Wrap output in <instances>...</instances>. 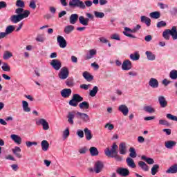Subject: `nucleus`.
<instances>
[{
  "label": "nucleus",
  "mask_w": 177,
  "mask_h": 177,
  "mask_svg": "<svg viewBox=\"0 0 177 177\" xmlns=\"http://www.w3.org/2000/svg\"><path fill=\"white\" fill-rule=\"evenodd\" d=\"M30 10H25L23 14L12 15L10 17V21L14 24H17L19 21H21L24 19H27L30 16Z\"/></svg>",
  "instance_id": "1"
},
{
  "label": "nucleus",
  "mask_w": 177,
  "mask_h": 177,
  "mask_svg": "<svg viewBox=\"0 0 177 177\" xmlns=\"http://www.w3.org/2000/svg\"><path fill=\"white\" fill-rule=\"evenodd\" d=\"M86 16L87 18H85V17H84L82 15L79 17V22L82 26H88L89 24V19L91 20H93V19L95 17L93 16V15H92L89 12L86 13Z\"/></svg>",
  "instance_id": "2"
},
{
  "label": "nucleus",
  "mask_w": 177,
  "mask_h": 177,
  "mask_svg": "<svg viewBox=\"0 0 177 177\" xmlns=\"http://www.w3.org/2000/svg\"><path fill=\"white\" fill-rule=\"evenodd\" d=\"M117 150H118V145H117V144L114 142L112 145L111 149L110 148H106L105 149V156H106L107 157H111V156H114V154H117V153H118Z\"/></svg>",
  "instance_id": "3"
},
{
  "label": "nucleus",
  "mask_w": 177,
  "mask_h": 177,
  "mask_svg": "<svg viewBox=\"0 0 177 177\" xmlns=\"http://www.w3.org/2000/svg\"><path fill=\"white\" fill-rule=\"evenodd\" d=\"M69 6L71 8H79L83 10L86 8L85 3L81 1V0H71L69 1Z\"/></svg>",
  "instance_id": "4"
},
{
  "label": "nucleus",
  "mask_w": 177,
  "mask_h": 177,
  "mask_svg": "<svg viewBox=\"0 0 177 177\" xmlns=\"http://www.w3.org/2000/svg\"><path fill=\"white\" fill-rule=\"evenodd\" d=\"M70 72L68 71V68L64 66L61 68L58 77L60 80H67Z\"/></svg>",
  "instance_id": "5"
},
{
  "label": "nucleus",
  "mask_w": 177,
  "mask_h": 177,
  "mask_svg": "<svg viewBox=\"0 0 177 177\" xmlns=\"http://www.w3.org/2000/svg\"><path fill=\"white\" fill-rule=\"evenodd\" d=\"M103 168H104V165L103 164V162L100 160H97L95 162L94 165V171L95 174H100L102 171H103Z\"/></svg>",
  "instance_id": "6"
},
{
  "label": "nucleus",
  "mask_w": 177,
  "mask_h": 177,
  "mask_svg": "<svg viewBox=\"0 0 177 177\" xmlns=\"http://www.w3.org/2000/svg\"><path fill=\"white\" fill-rule=\"evenodd\" d=\"M132 32L135 33V32H138L134 28L133 29H131L128 27H125L124 28V31L123 32V34L126 37H129V38H136V36L131 34Z\"/></svg>",
  "instance_id": "7"
},
{
  "label": "nucleus",
  "mask_w": 177,
  "mask_h": 177,
  "mask_svg": "<svg viewBox=\"0 0 177 177\" xmlns=\"http://www.w3.org/2000/svg\"><path fill=\"white\" fill-rule=\"evenodd\" d=\"M57 42L59 44V48L64 49L67 46V41L63 37V36L58 35L57 37Z\"/></svg>",
  "instance_id": "8"
},
{
  "label": "nucleus",
  "mask_w": 177,
  "mask_h": 177,
  "mask_svg": "<svg viewBox=\"0 0 177 177\" xmlns=\"http://www.w3.org/2000/svg\"><path fill=\"white\" fill-rule=\"evenodd\" d=\"M50 66H52L54 70H56V71H59V70L62 68V62L59 59H53L50 62Z\"/></svg>",
  "instance_id": "9"
},
{
  "label": "nucleus",
  "mask_w": 177,
  "mask_h": 177,
  "mask_svg": "<svg viewBox=\"0 0 177 177\" xmlns=\"http://www.w3.org/2000/svg\"><path fill=\"white\" fill-rule=\"evenodd\" d=\"M117 174L122 177H126L129 176V170L127 168L119 167L116 170Z\"/></svg>",
  "instance_id": "10"
},
{
  "label": "nucleus",
  "mask_w": 177,
  "mask_h": 177,
  "mask_svg": "<svg viewBox=\"0 0 177 177\" xmlns=\"http://www.w3.org/2000/svg\"><path fill=\"white\" fill-rule=\"evenodd\" d=\"M36 124L42 125L43 129L44 131H48V129H49V123H48L46 120L44 118L39 119V120L36 121Z\"/></svg>",
  "instance_id": "11"
},
{
  "label": "nucleus",
  "mask_w": 177,
  "mask_h": 177,
  "mask_svg": "<svg viewBox=\"0 0 177 177\" xmlns=\"http://www.w3.org/2000/svg\"><path fill=\"white\" fill-rule=\"evenodd\" d=\"M68 122L70 125H74V118H75V111H69L67 115Z\"/></svg>",
  "instance_id": "12"
},
{
  "label": "nucleus",
  "mask_w": 177,
  "mask_h": 177,
  "mask_svg": "<svg viewBox=\"0 0 177 177\" xmlns=\"http://www.w3.org/2000/svg\"><path fill=\"white\" fill-rule=\"evenodd\" d=\"M158 100L162 109H165V107H167L168 106V101H167V99H165V97H164L163 95L159 96L158 97Z\"/></svg>",
  "instance_id": "13"
},
{
  "label": "nucleus",
  "mask_w": 177,
  "mask_h": 177,
  "mask_svg": "<svg viewBox=\"0 0 177 177\" xmlns=\"http://www.w3.org/2000/svg\"><path fill=\"white\" fill-rule=\"evenodd\" d=\"M77 115L80 117V120H82L84 122H89L91 121V118H89V115L86 113L77 112Z\"/></svg>",
  "instance_id": "14"
},
{
  "label": "nucleus",
  "mask_w": 177,
  "mask_h": 177,
  "mask_svg": "<svg viewBox=\"0 0 177 177\" xmlns=\"http://www.w3.org/2000/svg\"><path fill=\"white\" fill-rule=\"evenodd\" d=\"M118 110L124 116L128 115V113H129V109H128V106H127V105H125V104H122V105L119 106Z\"/></svg>",
  "instance_id": "15"
},
{
  "label": "nucleus",
  "mask_w": 177,
  "mask_h": 177,
  "mask_svg": "<svg viewBox=\"0 0 177 177\" xmlns=\"http://www.w3.org/2000/svg\"><path fill=\"white\" fill-rule=\"evenodd\" d=\"M122 68L125 71L131 70L132 68V62H131L129 59L124 61L122 64Z\"/></svg>",
  "instance_id": "16"
},
{
  "label": "nucleus",
  "mask_w": 177,
  "mask_h": 177,
  "mask_svg": "<svg viewBox=\"0 0 177 177\" xmlns=\"http://www.w3.org/2000/svg\"><path fill=\"white\" fill-rule=\"evenodd\" d=\"M71 90L70 88H64L61 91V96L65 99L71 96Z\"/></svg>",
  "instance_id": "17"
},
{
  "label": "nucleus",
  "mask_w": 177,
  "mask_h": 177,
  "mask_svg": "<svg viewBox=\"0 0 177 177\" xmlns=\"http://www.w3.org/2000/svg\"><path fill=\"white\" fill-rule=\"evenodd\" d=\"M85 138L86 140H91L93 138V135L92 134V131L89 130L87 127L84 129Z\"/></svg>",
  "instance_id": "18"
},
{
  "label": "nucleus",
  "mask_w": 177,
  "mask_h": 177,
  "mask_svg": "<svg viewBox=\"0 0 177 177\" xmlns=\"http://www.w3.org/2000/svg\"><path fill=\"white\" fill-rule=\"evenodd\" d=\"M80 19V17H78V14H72L69 17V23L71 24H75Z\"/></svg>",
  "instance_id": "19"
},
{
  "label": "nucleus",
  "mask_w": 177,
  "mask_h": 177,
  "mask_svg": "<svg viewBox=\"0 0 177 177\" xmlns=\"http://www.w3.org/2000/svg\"><path fill=\"white\" fill-rule=\"evenodd\" d=\"M120 154L125 155L127 154V144L125 142H121L119 145Z\"/></svg>",
  "instance_id": "20"
},
{
  "label": "nucleus",
  "mask_w": 177,
  "mask_h": 177,
  "mask_svg": "<svg viewBox=\"0 0 177 177\" xmlns=\"http://www.w3.org/2000/svg\"><path fill=\"white\" fill-rule=\"evenodd\" d=\"M166 149H174L176 146V142L174 140H168L165 142Z\"/></svg>",
  "instance_id": "21"
},
{
  "label": "nucleus",
  "mask_w": 177,
  "mask_h": 177,
  "mask_svg": "<svg viewBox=\"0 0 177 177\" xmlns=\"http://www.w3.org/2000/svg\"><path fill=\"white\" fill-rule=\"evenodd\" d=\"M10 138L12 140H13V142H15V143L17 145H21V137L16 134H12Z\"/></svg>",
  "instance_id": "22"
},
{
  "label": "nucleus",
  "mask_w": 177,
  "mask_h": 177,
  "mask_svg": "<svg viewBox=\"0 0 177 177\" xmlns=\"http://www.w3.org/2000/svg\"><path fill=\"white\" fill-rule=\"evenodd\" d=\"M149 85L151 88H158V80L156 78H151L149 82Z\"/></svg>",
  "instance_id": "23"
},
{
  "label": "nucleus",
  "mask_w": 177,
  "mask_h": 177,
  "mask_svg": "<svg viewBox=\"0 0 177 177\" xmlns=\"http://www.w3.org/2000/svg\"><path fill=\"white\" fill-rule=\"evenodd\" d=\"M96 52L97 51L95 49L89 50L88 53L86 54V57H84L85 60L93 59V56L96 55Z\"/></svg>",
  "instance_id": "24"
},
{
  "label": "nucleus",
  "mask_w": 177,
  "mask_h": 177,
  "mask_svg": "<svg viewBox=\"0 0 177 177\" xmlns=\"http://www.w3.org/2000/svg\"><path fill=\"white\" fill-rule=\"evenodd\" d=\"M138 167H140V168H141V169L143 170L145 172H147L149 169V165H147V164H146V162L143 161L138 162Z\"/></svg>",
  "instance_id": "25"
},
{
  "label": "nucleus",
  "mask_w": 177,
  "mask_h": 177,
  "mask_svg": "<svg viewBox=\"0 0 177 177\" xmlns=\"http://www.w3.org/2000/svg\"><path fill=\"white\" fill-rule=\"evenodd\" d=\"M141 23H145L147 24V27H150L151 24V19L150 18L143 15L141 16Z\"/></svg>",
  "instance_id": "26"
},
{
  "label": "nucleus",
  "mask_w": 177,
  "mask_h": 177,
  "mask_svg": "<svg viewBox=\"0 0 177 177\" xmlns=\"http://www.w3.org/2000/svg\"><path fill=\"white\" fill-rule=\"evenodd\" d=\"M162 37L166 41H169L171 38V29H166L162 32Z\"/></svg>",
  "instance_id": "27"
},
{
  "label": "nucleus",
  "mask_w": 177,
  "mask_h": 177,
  "mask_svg": "<svg viewBox=\"0 0 177 177\" xmlns=\"http://www.w3.org/2000/svg\"><path fill=\"white\" fill-rule=\"evenodd\" d=\"M170 35L174 41L177 39V29L176 26H173L170 30Z\"/></svg>",
  "instance_id": "28"
},
{
  "label": "nucleus",
  "mask_w": 177,
  "mask_h": 177,
  "mask_svg": "<svg viewBox=\"0 0 177 177\" xmlns=\"http://www.w3.org/2000/svg\"><path fill=\"white\" fill-rule=\"evenodd\" d=\"M127 164L130 168H136V164L132 158H127L126 159Z\"/></svg>",
  "instance_id": "29"
},
{
  "label": "nucleus",
  "mask_w": 177,
  "mask_h": 177,
  "mask_svg": "<svg viewBox=\"0 0 177 177\" xmlns=\"http://www.w3.org/2000/svg\"><path fill=\"white\" fill-rule=\"evenodd\" d=\"M22 109L25 113H30L31 111V108L28 106L27 101H22Z\"/></svg>",
  "instance_id": "30"
},
{
  "label": "nucleus",
  "mask_w": 177,
  "mask_h": 177,
  "mask_svg": "<svg viewBox=\"0 0 177 177\" xmlns=\"http://www.w3.org/2000/svg\"><path fill=\"white\" fill-rule=\"evenodd\" d=\"M145 55L148 60H150L151 62L156 60V55L151 53V51H146Z\"/></svg>",
  "instance_id": "31"
},
{
  "label": "nucleus",
  "mask_w": 177,
  "mask_h": 177,
  "mask_svg": "<svg viewBox=\"0 0 177 177\" xmlns=\"http://www.w3.org/2000/svg\"><path fill=\"white\" fill-rule=\"evenodd\" d=\"M89 151L92 157H96L97 156H99V150H97V148H96L95 147H91L89 149Z\"/></svg>",
  "instance_id": "32"
},
{
  "label": "nucleus",
  "mask_w": 177,
  "mask_h": 177,
  "mask_svg": "<svg viewBox=\"0 0 177 177\" xmlns=\"http://www.w3.org/2000/svg\"><path fill=\"white\" fill-rule=\"evenodd\" d=\"M21 151V149L19 147H15L14 149H12V153L17 157V158H21V155L20 154Z\"/></svg>",
  "instance_id": "33"
},
{
  "label": "nucleus",
  "mask_w": 177,
  "mask_h": 177,
  "mask_svg": "<svg viewBox=\"0 0 177 177\" xmlns=\"http://www.w3.org/2000/svg\"><path fill=\"white\" fill-rule=\"evenodd\" d=\"M11 57H13V53L9 50L4 51L3 54V60H9Z\"/></svg>",
  "instance_id": "34"
},
{
  "label": "nucleus",
  "mask_w": 177,
  "mask_h": 177,
  "mask_svg": "<svg viewBox=\"0 0 177 177\" xmlns=\"http://www.w3.org/2000/svg\"><path fill=\"white\" fill-rule=\"evenodd\" d=\"M41 150H43V151H48L49 149V142H48L46 140H44L43 141H41Z\"/></svg>",
  "instance_id": "35"
},
{
  "label": "nucleus",
  "mask_w": 177,
  "mask_h": 177,
  "mask_svg": "<svg viewBox=\"0 0 177 177\" xmlns=\"http://www.w3.org/2000/svg\"><path fill=\"white\" fill-rule=\"evenodd\" d=\"M166 174H177V165L171 166L167 171Z\"/></svg>",
  "instance_id": "36"
},
{
  "label": "nucleus",
  "mask_w": 177,
  "mask_h": 177,
  "mask_svg": "<svg viewBox=\"0 0 177 177\" xmlns=\"http://www.w3.org/2000/svg\"><path fill=\"white\" fill-rule=\"evenodd\" d=\"M143 110L145 111L146 113H149L150 114L156 113V109L150 105L144 106Z\"/></svg>",
  "instance_id": "37"
},
{
  "label": "nucleus",
  "mask_w": 177,
  "mask_h": 177,
  "mask_svg": "<svg viewBox=\"0 0 177 177\" xmlns=\"http://www.w3.org/2000/svg\"><path fill=\"white\" fill-rule=\"evenodd\" d=\"M73 31H74V26L73 25L66 26L64 29L65 34H70L73 32Z\"/></svg>",
  "instance_id": "38"
},
{
  "label": "nucleus",
  "mask_w": 177,
  "mask_h": 177,
  "mask_svg": "<svg viewBox=\"0 0 177 177\" xmlns=\"http://www.w3.org/2000/svg\"><path fill=\"white\" fill-rule=\"evenodd\" d=\"M130 59L133 62H136V60H139V59H140V55H139V52H136L133 54H131Z\"/></svg>",
  "instance_id": "39"
},
{
  "label": "nucleus",
  "mask_w": 177,
  "mask_h": 177,
  "mask_svg": "<svg viewBox=\"0 0 177 177\" xmlns=\"http://www.w3.org/2000/svg\"><path fill=\"white\" fill-rule=\"evenodd\" d=\"M99 92V87L97 86H94L92 90L90 91L89 95L91 96V97H95L96 96V94Z\"/></svg>",
  "instance_id": "40"
},
{
  "label": "nucleus",
  "mask_w": 177,
  "mask_h": 177,
  "mask_svg": "<svg viewBox=\"0 0 177 177\" xmlns=\"http://www.w3.org/2000/svg\"><path fill=\"white\" fill-rule=\"evenodd\" d=\"M158 169H160V165H153L151 169V175H153V176L156 175L158 172Z\"/></svg>",
  "instance_id": "41"
},
{
  "label": "nucleus",
  "mask_w": 177,
  "mask_h": 177,
  "mask_svg": "<svg viewBox=\"0 0 177 177\" xmlns=\"http://www.w3.org/2000/svg\"><path fill=\"white\" fill-rule=\"evenodd\" d=\"M83 77L85 80H86V81H92V80H93V76L86 71L83 73Z\"/></svg>",
  "instance_id": "42"
},
{
  "label": "nucleus",
  "mask_w": 177,
  "mask_h": 177,
  "mask_svg": "<svg viewBox=\"0 0 177 177\" xmlns=\"http://www.w3.org/2000/svg\"><path fill=\"white\" fill-rule=\"evenodd\" d=\"M149 16L150 17H151V19H160L161 14L158 11H155V12H151L149 14Z\"/></svg>",
  "instance_id": "43"
},
{
  "label": "nucleus",
  "mask_w": 177,
  "mask_h": 177,
  "mask_svg": "<svg viewBox=\"0 0 177 177\" xmlns=\"http://www.w3.org/2000/svg\"><path fill=\"white\" fill-rule=\"evenodd\" d=\"M129 152V156L131 157V158H136L138 155L136 154V150H135V148L130 147Z\"/></svg>",
  "instance_id": "44"
},
{
  "label": "nucleus",
  "mask_w": 177,
  "mask_h": 177,
  "mask_svg": "<svg viewBox=\"0 0 177 177\" xmlns=\"http://www.w3.org/2000/svg\"><path fill=\"white\" fill-rule=\"evenodd\" d=\"M15 26L10 25L6 27V32L8 35H9V34H12V32H13L15 31Z\"/></svg>",
  "instance_id": "45"
},
{
  "label": "nucleus",
  "mask_w": 177,
  "mask_h": 177,
  "mask_svg": "<svg viewBox=\"0 0 177 177\" xmlns=\"http://www.w3.org/2000/svg\"><path fill=\"white\" fill-rule=\"evenodd\" d=\"M73 100H75L77 103H80V102H82L84 100V98L80 95L79 94H74L72 97Z\"/></svg>",
  "instance_id": "46"
},
{
  "label": "nucleus",
  "mask_w": 177,
  "mask_h": 177,
  "mask_svg": "<svg viewBox=\"0 0 177 177\" xmlns=\"http://www.w3.org/2000/svg\"><path fill=\"white\" fill-rule=\"evenodd\" d=\"M169 77L171 80H177V71L172 70L169 73Z\"/></svg>",
  "instance_id": "47"
},
{
  "label": "nucleus",
  "mask_w": 177,
  "mask_h": 177,
  "mask_svg": "<svg viewBox=\"0 0 177 177\" xmlns=\"http://www.w3.org/2000/svg\"><path fill=\"white\" fill-rule=\"evenodd\" d=\"M79 107L80 109H89V103H88L87 102L84 101L82 102V103H80L79 104Z\"/></svg>",
  "instance_id": "48"
},
{
  "label": "nucleus",
  "mask_w": 177,
  "mask_h": 177,
  "mask_svg": "<svg viewBox=\"0 0 177 177\" xmlns=\"http://www.w3.org/2000/svg\"><path fill=\"white\" fill-rule=\"evenodd\" d=\"M94 15L97 19H103V17H104V13L99 11H95Z\"/></svg>",
  "instance_id": "49"
},
{
  "label": "nucleus",
  "mask_w": 177,
  "mask_h": 177,
  "mask_svg": "<svg viewBox=\"0 0 177 177\" xmlns=\"http://www.w3.org/2000/svg\"><path fill=\"white\" fill-rule=\"evenodd\" d=\"M16 6L17 8H24L26 6L23 0H17L16 2Z\"/></svg>",
  "instance_id": "50"
},
{
  "label": "nucleus",
  "mask_w": 177,
  "mask_h": 177,
  "mask_svg": "<svg viewBox=\"0 0 177 177\" xmlns=\"http://www.w3.org/2000/svg\"><path fill=\"white\" fill-rule=\"evenodd\" d=\"M1 68L3 71H10V66H9V64H8V63H4L1 66Z\"/></svg>",
  "instance_id": "51"
},
{
  "label": "nucleus",
  "mask_w": 177,
  "mask_h": 177,
  "mask_svg": "<svg viewBox=\"0 0 177 177\" xmlns=\"http://www.w3.org/2000/svg\"><path fill=\"white\" fill-rule=\"evenodd\" d=\"M167 118H168V120H171V121H176L177 122V117L171 114V113H167L166 115Z\"/></svg>",
  "instance_id": "52"
},
{
  "label": "nucleus",
  "mask_w": 177,
  "mask_h": 177,
  "mask_svg": "<svg viewBox=\"0 0 177 177\" xmlns=\"http://www.w3.org/2000/svg\"><path fill=\"white\" fill-rule=\"evenodd\" d=\"M69 105L72 106V107H77L78 106V102L74 100L73 97L69 101Z\"/></svg>",
  "instance_id": "53"
},
{
  "label": "nucleus",
  "mask_w": 177,
  "mask_h": 177,
  "mask_svg": "<svg viewBox=\"0 0 177 177\" xmlns=\"http://www.w3.org/2000/svg\"><path fill=\"white\" fill-rule=\"evenodd\" d=\"M110 157H111V158H115V160H116L117 161H122V157L118 155V153H115Z\"/></svg>",
  "instance_id": "54"
},
{
  "label": "nucleus",
  "mask_w": 177,
  "mask_h": 177,
  "mask_svg": "<svg viewBox=\"0 0 177 177\" xmlns=\"http://www.w3.org/2000/svg\"><path fill=\"white\" fill-rule=\"evenodd\" d=\"M68 136H70V130L68 129V128H67L63 132V138L67 139V138H68Z\"/></svg>",
  "instance_id": "55"
},
{
  "label": "nucleus",
  "mask_w": 177,
  "mask_h": 177,
  "mask_svg": "<svg viewBox=\"0 0 177 177\" xmlns=\"http://www.w3.org/2000/svg\"><path fill=\"white\" fill-rule=\"evenodd\" d=\"M15 13L17 15H23L24 13V8L19 7L15 10Z\"/></svg>",
  "instance_id": "56"
},
{
  "label": "nucleus",
  "mask_w": 177,
  "mask_h": 177,
  "mask_svg": "<svg viewBox=\"0 0 177 177\" xmlns=\"http://www.w3.org/2000/svg\"><path fill=\"white\" fill-rule=\"evenodd\" d=\"M111 39H115L116 41H120L121 38L120 37V35L115 33L111 36Z\"/></svg>",
  "instance_id": "57"
},
{
  "label": "nucleus",
  "mask_w": 177,
  "mask_h": 177,
  "mask_svg": "<svg viewBox=\"0 0 177 177\" xmlns=\"http://www.w3.org/2000/svg\"><path fill=\"white\" fill-rule=\"evenodd\" d=\"M165 26H167V23L164 21H161L158 22L156 26L158 27V28H161V27H165Z\"/></svg>",
  "instance_id": "58"
},
{
  "label": "nucleus",
  "mask_w": 177,
  "mask_h": 177,
  "mask_svg": "<svg viewBox=\"0 0 177 177\" xmlns=\"http://www.w3.org/2000/svg\"><path fill=\"white\" fill-rule=\"evenodd\" d=\"M160 125H165L166 127H169V122L165 120H159Z\"/></svg>",
  "instance_id": "59"
},
{
  "label": "nucleus",
  "mask_w": 177,
  "mask_h": 177,
  "mask_svg": "<svg viewBox=\"0 0 177 177\" xmlns=\"http://www.w3.org/2000/svg\"><path fill=\"white\" fill-rule=\"evenodd\" d=\"M26 145L27 147H31V146H37V142L26 141Z\"/></svg>",
  "instance_id": "60"
},
{
  "label": "nucleus",
  "mask_w": 177,
  "mask_h": 177,
  "mask_svg": "<svg viewBox=\"0 0 177 177\" xmlns=\"http://www.w3.org/2000/svg\"><path fill=\"white\" fill-rule=\"evenodd\" d=\"M77 136L79 138H80L81 139H82V138H84V131L81 130V129H78L76 132Z\"/></svg>",
  "instance_id": "61"
},
{
  "label": "nucleus",
  "mask_w": 177,
  "mask_h": 177,
  "mask_svg": "<svg viewBox=\"0 0 177 177\" xmlns=\"http://www.w3.org/2000/svg\"><path fill=\"white\" fill-rule=\"evenodd\" d=\"M84 5L86 8H91L93 5V2L91 0H86L84 1Z\"/></svg>",
  "instance_id": "62"
},
{
  "label": "nucleus",
  "mask_w": 177,
  "mask_h": 177,
  "mask_svg": "<svg viewBox=\"0 0 177 177\" xmlns=\"http://www.w3.org/2000/svg\"><path fill=\"white\" fill-rule=\"evenodd\" d=\"M29 6L31 9H35L37 8V4H35V1L34 0H32L30 1Z\"/></svg>",
  "instance_id": "63"
},
{
  "label": "nucleus",
  "mask_w": 177,
  "mask_h": 177,
  "mask_svg": "<svg viewBox=\"0 0 177 177\" xmlns=\"http://www.w3.org/2000/svg\"><path fill=\"white\" fill-rule=\"evenodd\" d=\"M105 128H108L109 131H113V129H114V125L110 123H107L105 125Z\"/></svg>",
  "instance_id": "64"
}]
</instances>
